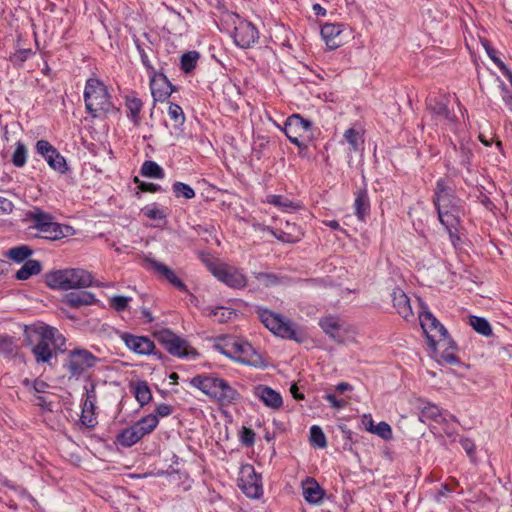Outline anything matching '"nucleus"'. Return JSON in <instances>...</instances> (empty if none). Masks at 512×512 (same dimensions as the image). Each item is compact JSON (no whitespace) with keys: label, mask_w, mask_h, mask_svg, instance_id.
Returning <instances> with one entry per match:
<instances>
[{"label":"nucleus","mask_w":512,"mask_h":512,"mask_svg":"<svg viewBox=\"0 0 512 512\" xmlns=\"http://www.w3.org/2000/svg\"><path fill=\"white\" fill-rule=\"evenodd\" d=\"M36 150L40 155H42L46 159L48 155H52L57 149L54 146H52L48 141L42 139L37 141Z\"/></svg>","instance_id":"nucleus-53"},{"label":"nucleus","mask_w":512,"mask_h":512,"mask_svg":"<svg viewBox=\"0 0 512 512\" xmlns=\"http://www.w3.org/2000/svg\"><path fill=\"white\" fill-rule=\"evenodd\" d=\"M427 107L437 121H444L448 123L453 121V117L451 116L446 103L438 100L436 97H430L427 100Z\"/></svg>","instance_id":"nucleus-24"},{"label":"nucleus","mask_w":512,"mask_h":512,"mask_svg":"<svg viewBox=\"0 0 512 512\" xmlns=\"http://www.w3.org/2000/svg\"><path fill=\"white\" fill-rule=\"evenodd\" d=\"M142 212L146 217L153 220H160L166 217L165 212L162 209H159L154 206H146L142 209Z\"/></svg>","instance_id":"nucleus-56"},{"label":"nucleus","mask_w":512,"mask_h":512,"mask_svg":"<svg viewBox=\"0 0 512 512\" xmlns=\"http://www.w3.org/2000/svg\"><path fill=\"white\" fill-rule=\"evenodd\" d=\"M452 190L444 179H439L436 184L434 204L446 205L452 202Z\"/></svg>","instance_id":"nucleus-27"},{"label":"nucleus","mask_w":512,"mask_h":512,"mask_svg":"<svg viewBox=\"0 0 512 512\" xmlns=\"http://www.w3.org/2000/svg\"><path fill=\"white\" fill-rule=\"evenodd\" d=\"M32 249L27 245H21L17 247H13L5 252V256L16 262L21 263L23 261L29 260L28 258L32 255Z\"/></svg>","instance_id":"nucleus-31"},{"label":"nucleus","mask_w":512,"mask_h":512,"mask_svg":"<svg viewBox=\"0 0 512 512\" xmlns=\"http://www.w3.org/2000/svg\"><path fill=\"white\" fill-rule=\"evenodd\" d=\"M267 202L269 204L283 208L285 210L291 208L293 205V203L289 199H287L281 195H268Z\"/></svg>","instance_id":"nucleus-51"},{"label":"nucleus","mask_w":512,"mask_h":512,"mask_svg":"<svg viewBox=\"0 0 512 512\" xmlns=\"http://www.w3.org/2000/svg\"><path fill=\"white\" fill-rule=\"evenodd\" d=\"M343 24L326 23L321 28V36L327 47L331 50L337 49L343 44Z\"/></svg>","instance_id":"nucleus-17"},{"label":"nucleus","mask_w":512,"mask_h":512,"mask_svg":"<svg viewBox=\"0 0 512 512\" xmlns=\"http://www.w3.org/2000/svg\"><path fill=\"white\" fill-rule=\"evenodd\" d=\"M312 123L304 119L300 114H292L284 124L283 132L294 145L301 147L303 143L300 138L311 130Z\"/></svg>","instance_id":"nucleus-10"},{"label":"nucleus","mask_w":512,"mask_h":512,"mask_svg":"<svg viewBox=\"0 0 512 512\" xmlns=\"http://www.w3.org/2000/svg\"><path fill=\"white\" fill-rule=\"evenodd\" d=\"M442 418V413L440 408L432 404L430 402H427L426 405L421 409V420H432L439 422Z\"/></svg>","instance_id":"nucleus-40"},{"label":"nucleus","mask_w":512,"mask_h":512,"mask_svg":"<svg viewBox=\"0 0 512 512\" xmlns=\"http://www.w3.org/2000/svg\"><path fill=\"white\" fill-rule=\"evenodd\" d=\"M172 189L177 198L183 197L185 199H192L195 197L193 188L183 182H175Z\"/></svg>","instance_id":"nucleus-46"},{"label":"nucleus","mask_w":512,"mask_h":512,"mask_svg":"<svg viewBox=\"0 0 512 512\" xmlns=\"http://www.w3.org/2000/svg\"><path fill=\"white\" fill-rule=\"evenodd\" d=\"M135 398L141 407L148 404L152 399V393L145 381H139L134 386Z\"/></svg>","instance_id":"nucleus-35"},{"label":"nucleus","mask_w":512,"mask_h":512,"mask_svg":"<svg viewBox=\"0 0 512 512\" xmlns=\"http://www.w3.org/2000/svg\"><path fill=\"white\" fill-rule=\"evenodd\" d=\"M199 57L200 55L197 51H189L184 53L181 57V69L185 73H190L193 69H195Z\"/></svg>","instance_id":"nucleus-41"},{"label":"nucleus","mask_w":512,"mask_h":512,"mask_svg":"<svg viewBox=\"0 0 512 512\" xmlns=\"http://www.w3.org/2000/svg\"><path fill=\"white\" fill-rule=\"evenodd\" d=\"M30 54L31 49H20L10 56V60L15 65H21L27 60Z\"/></svg>","instance_id":"nucleus-58"},{"label":"nucleus","mask_w":512,"mask_h":512,"mask_svg":"<svg viewBox=\"0 0 512 512\" xmlns=\"http://www.w3.org/2000/svg\"><path fill=\"white\" fill-rule=\"evenodd\" d=\"M241 441L246 446H252L255 441V433L252 429L243 427L241 432Z\"/></svg>","instance_id":"nucleus-60"},{"label":"nucleus","mask_w":512,"mask_h":512,"mask_svg":"<svg viewBox=\"0 0 512 512\" xmlns=\"http://www.w3.org/2000/svg\"><path fill=\"white\" fill-rule=\"evenodd\" d=\"M173 409L170 405L162 403L156 406L155 412L158 417H167L172 413Z\"/></svg>","instance_id":"nucleus-63"},{"label":"nucleus","mask_w":512,"mask_h":512,"mask_svg":"<svg viewBox=\"0 0 512 512\" xmlns=\"http://www.w3.org/2000/svg\"><path fill=\"white\" fill-rule=\"evenodd\" d=\"M483 47L485 48L489 58L498 66V68L504 69L505 64L504 62L497 56L496 50L490 46L489 42L487 40L482 41Z\"/></svg>","instance_id":"nucleus-55"},{"label":"nucleus","mask_w":512,"mask_h":512,"mask_svg":"<svg viewBox=\"0 0 512 512\" xmlns=\"http://www.w3.org/2000/svg\"><path fill=\"white\" fill-rule=\"evenodd\" d=\"M344 138L350 146L351 152H358L363 149L362 133L354 128H349L344 133Z\"/></svg>","instance_id":"nucleus-32"},{"label":"nucleus","mask_w":512,"mask_h":512,"mask_svg":"<svg viewBox=\"0 0 512 512\" xmlns=\"http://www.w3.org/2000/svg\"><path fill=\"white\" fill-rule=\"evenodd\" d=\"M205 314L218 323H225L235 315L233 310L226 307H208Z\"/></svg>","instance_id":"nucleus-33"},{"label":"nucleus","mask_w":512,"mask_h":512,"mask_svg":"<svg viewBox=\"0 0 512 512\" xmlns=\"http://www.w3.org/2000/svg\"><path fill=\"white\" fill-rule=\"evenodd\" d=\"M159 419L154 414H149L145 417L139 419L135 424H133L136 429L139 430L142 437L147 434H150L158 425Z\"/></svg>","instance_id":"nucleus-30"},{"label":"nucleus","mask_w":512,"mask_h":512,"mask_svg":"<svg viewBox=\"0 0 512 512\" xmlns=\"http://www.w3.org/2000/svg\"><path fill=\"white\" fill-rule=\"evenodd\" d=\"M234 42L241 48H249L258 39L256 27L248 21H240L234 29Z\"/></svg>","instance_id":"nucleus-13"},{"label":"nucleus","mask_w":512,"mask_h":512,"mask_svg":"<svg viewBox=\"0 0 512 512\" xmlns=\"http://www.w3.org/2000/svg\"><path fill=\"white\" fill-rule=\"evenodd\" d=\"M255 229H257L261 232L269 231L275 238H277L278 240H280L282 242L291 243V242H295L297 240V238L293 237L290 233H286L283 231H281L280 233H277L276 231L270 229L269 227H266L261 224L255 225Z\"/></svg>","instance_id":"nucleus-49"},{"label":"nucleus","mask_w":512,"mask_h":512,"mask_svg":"<svg viewBox=\"0 0 512 512\" xmlns=\"http://www.w3.org/2000/svg\"><path fill=\"white\" fill-rule=\"evenodd\" d=\"M30 218L34 222V227L38 231L44 228V225L46 226L49 222H53V218L49 214L39 209H36L35 211L31 212Z\"/></svg>","instance_id":"nucleus-45"},{"label":"nucleus","mask_w":512,"mask_h":512,"mask_svg":"<svg viewBox=\"0 0 512 512\" xmlns=\"http://www.w3.org/2000/svg\"><path fill=\"white\" fill-rule=\"evenodd\" d=\"M453 152L455 154L454 162L468 169L472 157V150L469 145L461 143L459 148L454 145Z\"/></svg>","instance_id":"nucleus-36"},{"label":"nucleus","mask_w":512,"mask_h":512,"mask_svg":"<svg viewBox=\"0 0 512 512\" xmlns=\"http://www.w3.org/2000/svg\"><path fill=\"white\" fill-rule=\"evenodd\" d=\"M150 88L154 100L160 102L168 99L174 90L167 77L156 72L150 75Z\"/></svg>","instance_id":"nucleus-15"},{"label":"nucleus","mask_w":512,"mask_h":512,"mask_svg":"<svg viewBox=\"0 0 512 512\" xmlns=\"http://www.w3.org/2000/svg\"><path fill=\"white\" fill-rule=\"evenodd\" d=\"M135 45H136V48H137V51L139 52L140 54V57H141V62L142 64L145 66V68L149 71L150 75H152L153 73H155V70H154V67L153 65L151 64L150 60H149V57L146 53V51L144 50V48L140 45L139 41L138 40H135Z\"/></svg>","instance_id":"nucleus-57"},{"label":"nucleus","mask_w":512,"mask_h":512,"mask_svg":"<svg viewBox=\"0 0 512 512\" xmlns=\"http://www.w3.org/2000/svg\"><path fill=\"white\" fill-rule=\"evenodd\" d=\"M121 339L124 341L128 349L140 355H149L155 348L153 341L146 336H136L124 333L121 336Z\"/></svg>","instance_id":"nucleus-16"},{"label":"nucleus","mask_w":512,"mask_h":512,"mask_svg":"<svg viewBox=\"0 0 512 512\" xmlns=\"http://www.w3.org/2000/svg\"><path fill=\"white\" fill-rule=\"evenodd\" d=\"M373 434L378 435L384 440H390L392 438V429L388 423L382 421L375 426Z\"/></svg>","instance_id":"nucleus-52"},{"label":"nucleus","mask_w":512,"mask_h":512,"mask_svg":"<svg viewBox=\"0 0 512 512\" xmlns=\"http://www.w3.org/2000/svg\"><path fill=\"white\" fill-rule=\"evenodd\" d=\"M254 275L260 283L266 286L277 283V277L274 274L259 272L254 273Z\"/></svg>","instance_id":"nucleus-59"},{"label":"nucleus","mask_w":512,"mask_h":512,"mask_svg":"<svg viewBox=\"0 0 512 512\" xmlns=\"http://www.w3.org/2000/svg\"><path fill=\"white\" fill-rule=\"evenodd\" d=\"M212 274L231 288L240 289L246 286L245 275L237 268L228 265H218L211 269Z\"/></svg>","instance_id":"nucleus-11"},{"label":"nucleus","mask_w":512,"mask_h":512,"mask_svg":"<svg viewBox=\"0 0 512 512\" xmlns=\"http://www.w3.org/2000/svg\"><path fill=\"white\" fill-rule=\"evenodd\" d=\"M45 160L52 169L60 173H65L67 171L65 158L57 150L52 155H48Z\"/></svg>","instance_id":"nucleus-42"},{"label":"nucleus","mask_w":512,"mask_h":512,"mask_svg":"<svg viewBox=\"0 0 512 512\" xmlns=\"http://www.w3.org/2000/svg\"><path fill=\"white\" fill-rule=\"evenodd\" d=\"M40 272L41 263L38 260H26L22 267L16 272V279L27 280Z\"/></svg>","instance_id":"nucleus-29"},{"label":"nucleus","mask_w":512,"mask_h":512,"mask_svg":"<svg viewBox=\"0 0 512 512\" xmlns=\"http://www.w3.org/2000/svg\"><path fill=\"white\" fill-rule=\"evenodd\" d=\"M57 329L41 325L26 329L25 335L29 345H33L32 353L36 362L48 363L53 356L51 345L53 344Z\"/></svg>","instance_id":"nucleus-5"},{"label":"nucleus","mask_w":512,"mask_h":512,"mask_svg":"<svg viewBox=\"0 0 512 512\" xmlns=\"http://www.w3.org/2000/svg\"><path fill=\"white\" fill-rule=\"evenodd\" d=\"M99 359L86 349H74L69 351L63 368L67 371L69 379L78 380L90 369L96 366Z\"/></svg>","instance_id":"nucleus-7"},{"label":"nucleus","mask_w":512,"mask_h":512,"mask_svg":"<svg viewBox=\"0 0 512 512\" xmlns=\"http://www.w3.org/2000/svg\"><path fill=\"white\" fill-rule=\"evenodd\" d=\"M393 306L397 313L405 320L413 317V311L410 305V299L400 288H396L392 292Z\"/></svg>","instance_id":"nucleus-19"},{"label":"nucleus","mask_w":512,"mask_h":512,"mask_svg":"<svg viewBox=\"0 0 512 512\" xmlns=\"http://www.w3.org/2000/svg\"><path fill=\"white\" fill-rule=\"evenodd\" d=\"M11 161L16 167H23L26 164L27 148L23 142L18 141L16 143V148L12 155Z\"/></svg>","instance_id":"nucleus-43"},{"label":"nucleus","mask_w":512,"mask_h":512,"mask_svg":"<svg viewBox=\"0 0 512 512\" xmlns=\"http://www.w3.org/2000/svg\"><path fill=\"white\" fill-rule=\"evenodd\" d=\"M355 214L360 220H363L370 209V201L367 190H360L354 201Z\"/></svg>","instance_id":"nucleus-28"},{"label":"nucleus","mask_w":512,"mask_h":512,"mask_svg":"<svg viewBox=\"0 0 512 512\" xmlns=\"http://www.w3.org/2000/svg\"><path fill=\"white\" fill-rule=\"evenodd\" d=\"M451 203H446V205H435L438 211V217L443 226L447 229V231L452 234L453 230H457L459 224V218L454 213L453 210H450Z\"/></svg>","instance_id":"nucleus-22"},{"label":"nucleus","mask_w":512,"mask_h":512,"mask_svg":"<svg viewBox=\"0 0 512 512\" xmlns=\"http://www.w3.org/2000/svg\"><path fill=\"white\" fill-rule=\"evenodd\" d=\"M238 486L242 492L249 498H259L262 495V484L254 469L250 466L241 470V476L238 479Z\"/></svg>","instance_id":"nucleus-12"},{"label":"nucleus","mask_w":512,"mask_h":512,"mask_svg":"<svg viewBox=\"0 0 512 512\" xmlns=\"http://www.w3.org/2000/svg\"><path fill=\"white\" fill-rule=\"evenodd\" d=\"M421 327L426 335L429 346L436 350L440 348H453V342L450 339L446 328L429 311H423L419 314Z\"/></svg>","instance_id":"nucleus-6"},{"label":"nucleus","mask_w":512,"mask_h":512,"mask_svg":"<svg viewBox=\"0 0 512 512\" xmlns=\"http://www.w3.org/2000/svg\"><path fill=\"white\" fill-rule=\"evenodd\" d=\"M319 325L331 339L336 342H342L343 337L340 334L342 325L339 318L331 315L323 317L319 320Z\"/></svg>","instance_id":"nucleus-20"},{"label":"nucleus","mask_w":512,"mask_h":512,"mask_svg":"<svg viewBox=\"0 0 512 512\" xmlns=\"http://www.w3.org/2000/svg\"><path fill=\"white\" fill-rule=\"evenodd\" d=\"M141 175L144 177L162 179L164 170L154 161L147 160L142 164Z\"/></svg>","instance_id":"nucleus-38"},{"label":"nucleus","mask_w":512,"mask_h":512,"mask_svg":"<svg viewBox=\"0 0 512 512\" xmlns=\"http://www.w3.org/2000/svg\"><path fill=\"white\" fill-rule=\"evenodd\" d=\"M190 384L221 405L232 404L240 396L226 380L213 375H197L190 380Z\"/></svg>","instance_id":"nucleus-1"},{"label":"nucleus","mask_w":512,"mask_h":512,"mask_svg":"<svg viewBox=\"0 0 512 512\" xmlns=\"http://www.w3.org/2000/svg\"><path fill=\"white\" fill-rule=\"evenodd\" d=\"M126 107L129 110V119L134 125L138 126L140 124V111L143 107L142 101L137 97H127Z\"/></svg>","instance_id":"nucleus-34"},{"label":"nucleus","mask_w":512,"mask_h":512,"mask_svg":"<svg viewBox=\"0 0 512 512\" xmlns=\"http://www.w3.org/2000/svg\"><path fill=\"white\" fill-rule=\"evenodd\" d=\"M146 267L149 270L154 271L159 277L167 280L171 285L182 292L187 291V286L180 280L175 272L170 269L167 265L160 263L153 259H146Z\"/></svg>","instance_id":"nucleus-14"},{"label":"nucleus","mask_w":512,"mask_h":512,"mask_svg":"<svg viewBox=\"0 0 512 512\" xmlns=\"http://www.w3.org/2000/svg\"><path fill=\"white\" fill-rule=\"evenodd\" d=\"M324 399L327 400L333 408L341 409L347 405V401L344 399H337L336 396L332 393H327L324 395Z\"/></svg>","instance_id":"nucleus-61"},{"label":"nucleus","mask_w":512,"mask_h":512,"mask_svg":"<svg viewBox=\"0 0 512 512\" xmlns=\"http://www.w3.org/2000/svg\"><path fill=\"white\" fill-rule=\"evenodd\" d=\"M257 313L259 320L276 336L297 343H303L307 339L304 328L289 319H285L281 314L263 308H259Z\"/></svg>","instance_id":"nucleus-2"},{"label":"nucleus","mask_w":512,"mask_h":512,"mask_svg":"<svg viewBox=\"0 0 512 512\" xmlns=\"http://www.w3.org/2000/svg\"><path fill=\"white\" fill-rule=\"evenodd\" d=\"M303 496L307 502L317 504L322 500L324 490L319 486L315 479L307 478L303 482Z\"/></svg>","instance_id":"nucleus-23"},{"label":"nucleus","mask_w":512,"mask_h":512,"mask_svg":"<svg viewBox=\"0 0 512 512\" xmlns=\"http://www.w3.org/2000/svg\"><path fill=\"white\" fill-rule=\"evenodd\" d=\"M142 435L134 425L123 429L116 438L119 445L131 447L142 439Z\"/></svg>","instance_id":"nucleus-25"},{"label":"nucleus","mask_w":512,"mask_h":512,"mask_svg":"<svg viewBox=\"0 0 512 512\" xmlns=\"http://www.w3.org/2000/svg\"><path fill=\"white\" fill-rule=\"evenodd\" d=\"M94 410L95 404H93L90 400H85L82 406L80 420L86 427L92 428L97 423Z\"/></svg>","instance_id":"nucleus-37"},{"label":"nucleus","mask_w":512,"mask_h":512,"mask_svg":"<svg viewBox=\"0 0 512 512\" xmlns=\"http://www.w3.org/2000/svg\"><path fill=\"white\" fill-rule=\"evenodd\" d=\"M65 230L71 229L69 226H62L61 224L57 222H49L46 226L44 225V228L40 229L39 232L41 233L42 238L48 239V240H59L66 236Z\"/></svg>","instance_id":"nucleus-26"},{"label":"nucleus","mask_w":512,"mask_h":512,"mask_svg":"<svg viewBox=\"0 0 512 512\" xmlns=\"http://www.w3.org/2000/svg\"><path fill=\"white\" fill-rule=\"evenodd\" d=\"M470 325L473 329L483 336H490L492 334V328L489 322L482 317L471 316L470 317Z\"/></svg>","instance_id":"nucleus-39"},{"label":"nucleus","mask_w":512,"mask_h":512,"mask_svg":"<svg viewBox=\"0 0 512 512\" xmlns=\"http://www.w3.org/2000/svg\"><path fill=\"white\" fill-rule=\"evenodd\" d=\"M23 383L26 387L33 389L36 393H46L49 388V385L46 382L38 379L34 381L25 379Z\"/></svg>","instance_id":"nucleus-54"},{"label":"nucleus","mask_w":512,"mask_h":512,"mask_svg":"<svg viewBox=\"0 0 512 512\" xmlns=\"http://www.w3.org/2000/svg\"><path fill=\"white\" fill-rule=\"evenodd\" d=\"M223 353L242 364L257 367L263 363L261 355L246 341L235 340L226 344Z\"/></svg>","instance_id":"nucleus-8"},{"label":"nucleus","mask_w":512,"mask_h":512,"mask_svg":"<svg viewBox=\"0 0 512 512\" xmlns=\"http://www.w3.org/2000/svg\"><path fill=\"white\" fill-rule=\"evenodd\" d=\"M17 345L13 337L0 336V354L10 356L16 353Z\"/></svg>","instance_id":"nucleus-47"},{"label":"nucleus","mask_w":512,"mask_h":512,"mask_svg":"<svg viewBox=\"0 0 512 512\" xmlns=\"http://www.w3.org/2000/svg\"><path fill=\"white\" fill-rule=\"evenodd\" d=\"M130 301H131L130 297L116 295L110 299V306L113 309H115L116 311L121 312V311H124L128 307V304Z\"/></svg>","instance_id":"nucleus-50"},{"label":"nucleus","mask_w":512,"mask_h":512,"mask_svg":"<svg viewBox=\"0 0 512 512\" xmlns=\"http://www.w3.org/2000/svg\"><path fill=\"white\" fill-rule=\"evenodd\" d=\"M97 300L94 294L87 291L70 292L65 295L63 303L72 308H80L95 303Z\"/></svg>","instance_id":"nucleus-21"},{"label":"nucleus","mask_w":512,"mask_h":512,"mask_svg":"<svg viewBox=\"0 0 512 512\" xmlns=\"http://www.w3.org/2000/svg\"><path fill=\"white\" fill-rule=\"evenodd\" d=\"M45 282L52 289H81L92 285L93 276L81 268H68L47 273Z\"/></svg>","instance_id":"nucleus-4"},{"label":"nucleus","mask_w":512,"mask_h":512,"mask_svg":"<svg viewBox=\"0 0 512 512\" xmlns=\"http://www.w3.org/2000/svg\"><path fill=\"white\" fill-rule=\"evenodd\" d=\"M157 338L165 349L173 356L180 358L188 356H197V352L188 346L187 342L170 330H162L157 334Z\"/></svg>","instance_id":"nucleus-9"},{"label":"nucleus","mask_w":512,"mask_h":512,"mask_svg":"<svg viewBox=\"0 0 512 512\" xmlns=\"http://www.w3.org/2000/svg\"><path fill=\"white\" fill-rule=\"evenodd\" d=\"M168 115L170 119L175 122L176 126H181L185 121V115L182 108L175 103L169 104Z\"/></svg>","instance_id":"nucleus-48"},{"label":"nucleus","mask_w":512,"mask_h":512,"mask_svg":"<svg viewBox=\"0 0 512 512\" xmlns=\"http://www.w3.org/2000/svg\"><path fill=\"white\" fill-rule=\"evenodd\" d=\"M84 102L87 113L98 118L115 111L107 87L98 79L89 78L84 89Z\"/></svg>","instance_id":"nucleus-3"},{"label":"nucleus","mask_w":512,"mask_h":512,"mask_svg":"<svg viewBox=\"0 0 512 512\" xmlns=\"http://www.w3.org/2000/svg\"><path fill=\"white\" fill-rule=\"evenodd\" d=\"M310 442L313 446L318 448H325L327 446L326 436L321 427L313 425L310 428Z\"/></svg>","instance_id":"nucleus-44"},{"label":"nucleus","mask_w":512,"mask_h":512,"mask_svg":"<svg viewBox=\"0 0 512 512\" xmlns=\"http://www.w3.org/2000/svg\"><path fill=\"white\" fill-rule=\"evenodd\" d=\"M501 96L507 107L512 110V94L503 82L500 83Z\"/></svg>","instance_id":"nucleus-62"},{"label":"nucleus","mask_w":512,"mask_h":512,"mask_svg":"<svg viewBox=\"0 0 512 512\" xmlns=\"http://www.w3.org/2000/svg\"><path fill=\"white\" fill-rule=\"evenodd\" d=\"M361 422H362V425L364 426V428L368 432L373 433L376 425H374V421H373L371 414H364L362 416Z\"/></svg>","instance_id":"nucleus-64"},{"label":"nucleus","mask_w":512,"mask_h":512,"mask_svg":"<svg viewBox=\"0 0 512 512\" xmlns=\"http://www.w3.org/2000/svg\"><path fill=\"white\" fill-rule=\"evenodd\" d=\"M254 394L269 408L279 409L283 405L281 395L268 386H256L254 388Z\"/></svg>","instance_id":"nucleus-18"}]
</instances>
